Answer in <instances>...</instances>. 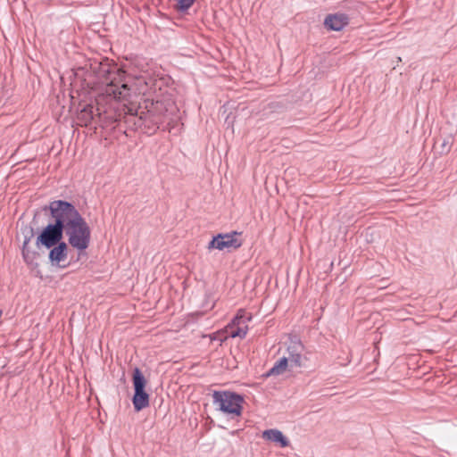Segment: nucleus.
<instances>
[{"instance_id":"obj_1","label":"nucleus","mask_w":457,"mask_h":457,"mask_svg":"<svg viewBox=\"0 0 457 457\" xmlns=\"http://www.w3.org/2000/svg\"><path fill=\"white\" fill-rule=\"evenodd\" d=\"M99 84L96 86V114L93 106L86 104L78 113V124L88 126L95 115L108 122H116L122 117V111L117 107L119 101H125L130 96V87L125 82V72L116 66L101 63L98 71Z\"/></svg>"},{"instance_id":"obj_2","label":"nucleus","mask_w":457,"mask_h":457,"mask_svg":"<svg viewBox=\"0 0 457 457\" xmlns=\"http://www.w3.org/2000/svg\"><path fill=\"white\" fill-rule=\"evenodd\" d=\"M62 214H57L63 222L69 244L78 251H85L90 245L91 229L85 219L70 203L61 201Z\"/></svg>"},{"instance_id":"obj_3","label":"nucleus","mask_w":457,"mask_h":457,"mask_svg":"<svg viewBox=\"0 0 457 457\" xmlns=\"http://www.w3.org/2000/svg\"><path fill=\"white\" fill-rule=\"evenodd\" d=\"M61 200L54 201L50 204L49 209L52 217L54 219V224H49L43 228L41 233L37 236L36 244L37 246H44L50 249L59 244L62 238L63 222L57 214H62Z\"/></svg>"},{"instance_id":"obj_4","label":"nucleus","mask_w":457,"mask_h":457,"mask_svg":"<svg viewBox=\"0 0 457 457\" xmlns=\"http://www.w3.org/2000/svg\"><path fill=\"white\" fill-rule=\"evenodd\" d=\"M213 404L216 409L231 417L242 414L244 398L230 391H214L212 394Z\"/></svg>"},{"instance_id":"obj_5","label":"nucleus","mask_w":457,"mask_h":457,"mask_svg":"<svg viewBox=\"0 0 457 457\" xmlns=\"http://www.w3.org/2000/svg\"><path fill=\"white\" fill-rule=\"evenodd\" d=\"M132 380L135 389L132 401L135 410L138 411L149 405V395L145 391L146 379L140 370L138 368H135L133 370Z\"/></svg>"},{"instance_id":"obj_6","label":"nucleus","mask_w":457,"mask_h":457,"mask_svg":"<svg viewBox=\"0 0 457 457\" xmlns=\"http://www.w3.org/2000/svg\"><path fill=\"white\" fill-rule=\"evenodd\" d=\"M252 314L246 312L245 309H239L232 320L226 327V331L229 332L231 337L245 338L248 332V323L252 320Z\"/></svg>"},{"instance_id":"obj_7","label":"nucleus","mask_w":457,"mask_h":457,"mask_svg":"<svg viewBox=\"0 0 457 457\" xmlns=\"http://www.w3.org/2000/svg\"><path fill=\"white\" fill-rule=\"evenodd\" d=\"M240 233L233 231L226 234H219L214 237L208 245V249L224 250L226 248H239L242 245V240L239 238Z\"/></svg>"},{"instance_id":"obj_8","label":"nucleus","mask_w":457,"mask_h":457,"mask_svg":"<svg viewBox=\"0 0 457 457\" xmlns=\"http://www.w3.org/2000/svg\"><path fill=\"white\" fill-rule=\"evenodd\" d=\"M349 22V18L345 13L328 14L324 20V26L329 30L340 31Z\"/></svg>"},{"instance_id":"obj_9","label":"nucleus","mask_w":457,"mask_h":457,"mask_svg":"<svg viewBox=\"0 0 457 457\" xmlns=\"http://www.w3.org/2000/svg\"><path fill=\"white\" fill-rule=\"evenodd\" d=\"M67 249L68 246L64 242H60L52 247L49 253V259L52 263L62 268L66 267V265L62 263L64 262L67 259Z\"/></svg>"},{"instance_id":"obj_10","label":"nucleus","mask_w":457,"mask_h":457,"mask_svg":"<svg viewBox=\"0 0 457 457\" xmlns=\"http://www.w3.org/2000/svg\"><path fill=\"white\" fill-rule=\"evenodd\" d=\"M262 438L278 445L280 447H287L289 440L278 429H267L262 432Z\"/></svg>"},{"instance_id":"obj_11","label":"nucleus","mask_w":457,"mask_h":457,"mask_svg":"<svg viewBox=\"0 0 457 457\" xmlns=\"http://www.w3.org/2000/svg\"><path fill=\"white\" fill-rule=\"evenodd\" d=\"M288 364V359H287L286 356L279 358L275 362L273 367L268 371L266 377L278 376L283 374L287 370Z\"/></svg>"},{"instance_id":"obj_12","label":"nucleus","mask_w":457,"mask_h":457,"mask_svg":"<svg viewBox=\"0 0 457 457\" xmlns=\"http://www.w3.org/2000/svg\"><path fill=\"white\" fill-rule=\"evenodd\" d=\"M145 107L148 108V112L153 117L162 116L165 111L163 103L160 101L151 102L150 106L146 104Z\"/></svg>"},{"instance_id":"obj_13","label":"nucleus","mask_w":457,"mask_h":457,"mask_svg":"<svg viewBox=\"0 0 457 457\" xmlns=\"http://www.w3.org/2000/svg\"><path fill=\"white\" fill-rule=\"evenodd\" d=\"M288 359V363L295 366L302 365V355L300 353L290 352L288 356H286Z\"/></svg>"},{"instance_id":"obj_14","label":"nucleus","mask_w":457,"mask_h":457,"mask_svg":"<svg viewBox=\"0 0 457 457\" xmlns=\"http://www.w3.org/2000/svg\"><path fill=\"white\" fill-rule=\"evenodd\" d=\"M195 0H178L179 10H187L190 8Z\"/></svg>"},{"instance_id":"obj_15","label":"nucleus","mask_w":457,"mask_h":457,"mask_svg":"<svg viewBox=\"0 0 457 457\" xmlns=\"http://www.w3.org/2000/svg\"><path fill=\"white\" fill-rule=\"evenodd\" d=\"M27 245H28V242H24V245H23V248H22V254H23V258L26 262H29V252L27 251L26 247H27Z\"/></svg>"},{"instance_id":"obj_16","label":"nucleus","mask_w":457,"mask_h":457,"mask_svg":"<svg viewBox=\"0 0 457 457\" xmlns=\"http://www.w3.org/2000/svg\"><path fill=\"white\" fill-rule=\"evenodd\" d=\"M211 339L214 340L217 338V336L216 334H212V336H210Z\"/></svg>"},{"instance_id":"obj_17","label":"nucleus","mask_w":457,"mask_h":457,"mask_svg":"<svg viewBox=\"0 0 457 457\" xmlns=\"http://www.w3.org/2000/svg\"><path fill=\"white\" fill-rule=\"evenodd\" d=\"M127 113H130V114H132V109L128 108V112H127Z\"/></svg>"}]
</instances>
